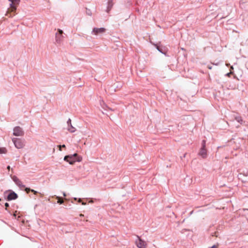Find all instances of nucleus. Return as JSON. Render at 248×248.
<instances>
[{
	"label": "nucleus",
	"instance_id": "f257e3e1",
	"mask_svg": "<svg viewBox=\"0 0 248 248\" xmlns=\"http://www.w3.org/2000/svg\"><path fill=\"white\" fill-rule=\"evenodd\" d=\"M11 3L10 4V8L8 9L6 16H9V17H13L15 15V14L11 15L12 13H15L16 8L19 3V0H9Z\"/></svg>",
	"mask_w": 248,
	"mask_h": 248
},
{
	"label": "nucleus",
	"instance_id": "f03ea898",
	"mask_svg": "<svg viewBox=\"0 0 248 248\" xmlns=\"http://www.w3.org/2000/svg\"><path fill=\"white\" fill-rule=\"evenodd\" d=\"M77 157H78L77 154H75L72 155H66L64 158V160L69 162L70 164H74L76 160L78 162L81 161V157H78V158H77Z\"/></svg>",
	"mask_w": 248,
	"mask_h": 248
},
{
	"label": "nucleus",
	"instance_id": "7ed1b4c3",
	"mask_svg": "<svg viewBox=\"0 0 248 248\" xmlns=\"http://www.w3.org/2000/svg\"><path fill=\"white\" fill-rule=\"evenodd\" d=\"M15 146L17 149H21L24 146V142L23 140L18 138H14L12 139Z\"/></svg>",
	"mask_w": 248,
	"mask_h": 248
},
{
	"label": "nucleus",
	"instance_id": "20e7f679",
	"mask_svg": "<svg viewBox=\"0 0 248 248\" xmlns=\"http://www.w3.org/2000/svg\"><path fill=\"white\" fill-rule=\"evenodd\" d=\"M138 239L135 241V244L137 247L139 248H146L147 244V243L142 240L139 236H137Z\"/></svg>",
	"mask_w": 248,
	"mask_h": 248
},
{
	"label": "nucleus",
	"instance_id": "39448f33",
	"mask_svg": "<svg viewBox=\"0 0 248 248\" xmlns=\"http://www.w3.org/2000/svg\"><path fill=\"white\" fill-rule=\"evenodd\" d=\"M106 31L104 28H94L92 31V33L95 35H98L104 33Z\"/></svg>",
	"mask_w": 248,
	"mask_h": 248
},
{
	"label": "nucleus",
	"instance_id": "423d86ee",
	"mask_svg": "<svg viewBox=\"0 0 248 248\" xmlns=\"http://www.w3.org/2000/svg\"><path fill=\"white\" fill-rule=\"evenodd\" d=\"M14 135L15 136H22L24 135V132L19 126H16L14 129Z\"/></svg>",
	"mask_w": 248,
	"mask_h": 248
},
{
	"label": "nucleus",
	"instance_id": "0eeeda50",
	"mask_svg": "<svg viewBox=\"0 0 248 248\" xmlns=\"http://www.w3.org/2000/svg\"><path fill=\"white\" fill-rule=\"evenodd\" d=\"M199 155L203 158H206L207 156V151L205 147H201L199 152Z\"/></svg>",
	"mask_w": 248,
	"mask_h": 248
},
{
	"label": "nucleus",
	"instance_id": "6e6552de",
	"mask_svg": "<svg viewBox=\"0 0 248 248\" xmlns=\"http://www.w3.org/2000/svg\"><path fill=\"white\" fill-rule=\"evenodd\" d=\"M12 178L14 182L20 187L24 188L25 186L22 185L21 181L16 176H13Z\"/></svg>",
	"mask_w": 248,
	"mask_h": 248
},
{
	"label": "nucleus",
	"instance_id": "1a4fd4ad",
	"mask_svg": "<svg viewBox=\"0 0 248 248\" xmlns=\"http://www.w3.org/2000/svg\"><path fill=\"white\" fill-rule=\"evenodd\" d=\"M67 123L68 124V127L67 128L68 130L71 132V133H73L74 132L76 131V129L75 127H74L72 125V124H71V120L70 119H69L67 122Z\"/></svg>",
	"mask_w": 248,
	"mask_h": 248
},
{
	"label": "nucleus",
	"instance_id": "9d476101",
	"mask_svg": "<svg viewBox=\"0 0 248 248\" xmlns=\"http://www.w3.org/2000/svg\"><path fill=\"white\" fill-rule=\"evenodd\" d=\"M17 198V195L14 192H12L9 194L7 196V200L8 201H11L12 200H15Z\"/></svg>",
	"mask_w": 248,
	"mask_h": 248
},
{
	"label": "nucleus",
	"instance_id": "9b49d317",
	"mask_svg": "<svg viewBox=\"0 0 248 248\" xmlns=\"http://www.w3.org/2000/svg\"><path fill=\"white\" fill-rule=\"evenodd\" d=\"M62 35H61L60 34H56V41L57 43H60L62 40Z\"/></svg>",
	"mask_w": 248,
	"mask_h": 248
},
{
	"label": "nucleus",
	"instance_id": "f8f14e48",
	"mask_svg": "<svg viewBox=\"0 0 248 248\" xmlns=\"http://www.w3.org/2000/svg\"><path fill=\"white\" fill-rule=\"evenodd\" d=\"M56 199L58 200L57 202L59 204H62L63 203V200L61 197L57 196Z\"/></svg>",
	"mask_w": 248,
	"mask_h": 248
},
{
	"label": "nucleus",
	"instance_id": "ddd939ff",
	"mask_svg": "<svg viewBox=\"0 0 248 248\" xmlns=\"http://www.w3.org/2000/svg\"><path fill=\"white\" fill-rule=\"evenodd\" d=\"M7 152V150L5 148H0V154H5Z\"/></svg>",
	"mask_w": 248,
	"mask_h": 248
},
{
	"label": "nucleus",
	"instance_id": "4468645a",
	"mask_svg": "<svg viewBox=\"0 0 248 248\" xmlns=\"http://www.w3.org/2000/svg\"><path fill=\"white\" fill-rule=\"evenodd\" d=\"M206 147V141L205 140H203L202 143V147Z\"/></svg>",
	"mask_w": 248,
	"mask_h": 248
},
{
	"label": "nucleus",
	"instance_id": "2eb2a0df",
	"mask_svg": "<svg viewBox=\"0 0 248 248\" xmlns=\"http://www.w3.org/2000/svg\"><path fill=\"white\" fill-rule=\"evenodd\" d=\"M31 189L30 188H27V187L25 188V190L26 191V192L27 193H28L30 191H31Z\"/></svg>",
	"mask_w": 248,
	"mask_h": 248
},
{
	"label": "nucleus",
	"instance_id": "dca6fc26",
	"mask_svg": "<svg viewBox=\"0 0 248 248\" xmlns=\"http://www.w3.org/2000/svg\"><path fill=\"white\" fill-rule=\"evenodd\" d=\"M58 32H59L58 34H60L61 35H62L63 33V31L60 29H58Z\"/></svg>",
	"mask_w": 248,
	"mask_h": 248
},
{
	"label": "nucleus",
	"instance_id": "f3484780",
	"mask_svg": "<svg viewBox=\"0 0 248 248\" xmlns=\"http://www.w3.org/2000/svg\"><path fill=\"white\" fill-rule=\"evenodd\" d=\"M236 120L239 123H241V122H242V119L240 117L236 118Z\"/></svg>",
	"mask_w": 248,
	"mask_h": 248
},
{
	"label": "nucleus",
	"instance_id": "a211bd4d",
	"mask_svg": "<svg viewBox=\"0 0 248 248\" xmlns=\"http://www.w3.org/2000/svg\"><path fill=\"white\" fill-rule=\"evenodd\" d=\"M31 191L32 192H33L34 194H36L38 193V192H37V191H35V190H33V189H31Z\"/></svg>",
	"mask_w": 248,
	"mask_h": 248
},
{
	"label": "nucleus",
	"instance_id": "6ab92c4d",
	"mask_svg": "<svg viewBox=\"0 0 248 248\" xmlns=\"http://www.w3.org/2000/svg\"><path fill=\"white\" fill-rule=\"evenodd\" d=\"M58 147L59 148V151H62V145H58Z\"/></svg>",
	"mask_w": 248,
	"mask_h": 248
},
{
	"label": "nucleus",
	"instance_id": "aec40b11",
	"mask_svg": "<svg viewBox=\"0 0 248 248\" xmlns=\"http://www.w3.org/2000/svg\"><path fill=\"white\" fill-rule=\"evenodd\" d=\"M5 206L6 208H7V207L9 206V204L8 203H5Z\"/></svg>",
	"mask_w": 248,
	"mask_h": 248
},
{
	"label": "nucleus",
	"instance_id": "412c9836",
	"mask_svg": "<svg viewBox=\"0 0 248 248\" xmlns=\"http://www.w3.org/2000/svg\"><path fill=\"white\" fill-rule=\"evenodd\" d=\"M65 147H66V146H65V145H64V144H63V145H62V148H65Z\"/></svg>",
	"mask_w": 248,
	"mask_h": 248
},
{
	"label": "nucleus",
	"instance_id": "4be33fe9",
	"mask_svg": "<svg viewBox=\"0 0 248 248\" xmlns=\"http://www.w3.org/2000/svg\"><path fill=\"white\" fill-rule=\"evenodd\" d=\"M7 169H8L9 170H10V166H8L7 167Z\"/></svg>",
	"mask_w": 248,
	"mask_h": 248
},
{
	"label": "nucleus",
	"instance_id": "5701e85b",
	"mask_svg": "<svg viewBox=\"0 0 248 248\" xmlns=\"http://www.w3.org/2000/svg\"><path fill=\"white\" fill-rule=\"evenodd\" d=\"M79 216H80V217H83V216H84V215H83V214H80L79 215Z\"/></svg>",
	"mask_w": 248,
	"mask_h": 248
},
{
	"label": "nucleus",
	"instance_id": "b1692460",
	"mask_svg": "<svg viewBox=\"0 0 248 248\" xmlns=\"http://www.w3.org/2000/svg\"><path fill=\"white\" fill-rule=\"evenodd\" d=\"M81 200L80 199H79L78 200V202H81Z\"/></svg>",
	"mask_w": 248,
	"mask_h": 248
},
{
	"label": "nucleus",
	"instance_id": "393cba45",
	"mask_svg": "<svg viewBox=\"0 0 248 248\" xmlns=\"http://www.w3.org/2000/svg\"><path fill=\"white\" fill-rule=\"evenodd\" d=\"M63 196L65 197V196H66V194H65V193H63Z\"/></svg>",
	"mask_w": 248,
	"mask_h": 248
},
{
	"label": "nucleus",
	"instance_id": "a878e982",
	"mask_svg": "<svg viewBox=\"0 0 248 248\" xmlns=\"http://www.w3.org/2000/svg\"><path fill=\"white\" fill-rule=\"evenodd\" d=\"M82 204L83 205H85V204H86V203H85V202H82Z\"/></svg>",
	"mask_w": 248,
	"mask_h": 248
},
{
	"label": "nucleus",
	"instance_id": "bb28decb",
	"mask_svg": "<svg viewBox=\"0 0 248 248\" xmlns=\"http://www.w3.org/2000/svg\"><path fill=\"white\" fill-rule=\"evenodd\" d=\"M208 67L209 69H210L212 68V67H210V66H208Z\"/></svg>",
	"mask_w": 248,
	"mask_h": 248
},
{
	"label": "nucleus",
	"instance_id": "cd10ccee",
	"mask_svg": "<svg viewBox=\"0 0 248 248\" xmlns=\"http://www.w3.org/2000/svg\"><path fill=\"white\" fill-rule=\"evenodd\" d=\"M231 73H231V72H230V73H228V74H227V75H228V76H230V74H231Z\"/></svg>",
	"mask_w": 248,
	"mask_h": 248
},
{
	"label": "nucleus",
	"instance_id": "c85d7f7f",
	"mask_svg": "<svg viewBox=\"0 0 248 248\" xmlns=\"http://www.w3.org/2000/svg\"><path fill=\"white\" fill-rule=\"evenodd\" d=\"M157 49H158V50L159 51H161H161L159 49V48L158 47L157 48Z\"/></svg>",
	"mask_w": 248,
	"mask_h": 248
},
{
	"label": "nucleus",
	"instance_id": "c756f323",
	"mask_svg": "<svg viewBox=\"0 0 248 248\" xmlns=\"http://www.w3.org/2000/svg\"><path fill=\"white\" fill-rule=\"evenodd\" d=\"M231 69H233V67L231 66Z\"/></svg>",
	"mask_w": 248,
	"mask_h": 248
}]
</instances>
